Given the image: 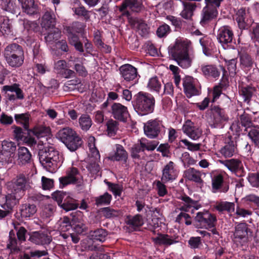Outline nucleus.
Listing matches in <instances>:
<instances>
[{
  "mask_svg": "<svg viewBox=\"0 0 259 259\" xmlns=\"http://www.w3.org/2000/svg\"><path fill=\"white\" fill-rule=\"evenodd\" d=\"M201 176V172L194 168H189L184 172V177L185 178L197 183H202Z\"/></svg>",
  "mask_w": 259,
  "mask_h": 259,
  "instance_id": "29",
  "label": "nucleus"
},
{
  "mask_svg": "<svg viewBox=\"0 0 259 259\" xmlns=\"http://www.w3.org/2000/svg\"><path fill=\"white\" fill-rule=\"evenodd\" d=\"M60 207L66 211L74 210L77 208L78 205L75 202L71 194H69V197L65 199Z\"/></svg>",
  "mask_w": 259,
  "mask_h": 259,
  "instance_id": "38",
  "label": "nucleus"
},
{
  "mask_svg": "<svg viewBox=\"0 0 259 259\" xmlns=\"http://www.w3.org/2000/svg\"><path fill=\"white\" fill-rule=\"evenodd\" d=\"M29 240L36 244H48L52 241L51 236L47 231H37L31 233Z\"/></svg>",
  "mask_w": 259,
  "mask_h": 259,
  "instance_id": "21",
  "label": "nucleus"
},
{
  "mask_svg": "<svg viewBox=\"0 0 259 259\" xmlns=\"http://www.w3.org/2000/svg\"><path fill=\"white\" fill-rule=\"evenodd\" d=\"M107 232L103 229H98L91 233L92 239L95 241L104 242L106 240Z\"/></svg>",
  "mask_w": 259,
  "mask_h": 259,
  "instance_id": "48",
  "label": "nucleus"
},
{
  "mask_svg": "<svg viewBox=\"0 0 259 259\" xmlns=\"http://www.w3.org/2000/svg\"><path fill=\"white\" fill-rule=\"evenodd\" d=\"M233 33L228 26H223L218 30L217 39L224 49L232 41Z\"/></svg>",
  "mask_w": 259,
  "mask_h": 259,
  "instance_id": "18",
  "label": "nucleus"
},
{
  "mask_svg": "<svg viewBox=\"0 0 259 259\" xmlns=\"http://www.w3.org/2000/svg\"><path fill=\"white\" fill-rule=\"evenodd\" d=\"M212 116V118L209 121V124L214 128L222 127L224 122L228 120V117L220 108L213 110Z\"/></svg>",
  "mask_w": 259,
  "mask_h": 259,
  "instance_id": "22",
  "label": "nucleus"
},
{
  "mask_svg": "<svg viewBox=\"0 0 259 259\" xmlns=\"http://www.w3.org/2000/svg\"><path fill=\"white\" fill-rule=\"evenodd\" d=\"M249 230L247 224L240 223L235 227V230L233 235V241L237 245H243L246 244L248 241Z\"/></svg>",
  "mask_w": 259,
  "mask_h": 259,
  "instance_id": "10",
  "label": "nucleus"
},
{
  "mask_svg": "<svg viewBox=\"0 0 259 259\" xmlns=\"http://www.w3.org/2000/svg\"><path fill=\"white\" fill-rule=\"evenodd\" d=\"M72 228L77 234L82 233L85 229L84 223L75 218L73 219Z\"/></svg>",
  "mask_w": 259,
  "mask_h": 259,
  "instance_id": "57",
  "label": "nucleus"
},
{
  "mask_svg": "<svg viewBox=\"0 0 259 259\" xmlns=\"http://www.w3.org/2000/svg\"><path fill=\"white\" fill-rule=\"evenodd\" d=\"M15 155L1 150L0 151V162L3 165L15 163Z\"/></svg>",
  "mask_w": 259,
  "mask_h": 259,
  "instance_id": "44",
  "label": "nucleus"
},
{
  "mask_svg": "<svg viewBox=\"0 0 259 259\" xmlns=\"http://www.w3.org/2000/svg\"><path fill=\"white\" fill-rule=\"evenodd\" d=\"M127 158V153L120 145H116V152L114 154L111 155L109 158L112 160L123 161L125 162Z\"/></svg>",
  "mask_w": 259,
  "mask_h": 259,
  "instance_id": "34",
  "label": "nucleus"
},
{
  "mask_svg": "<svg viewBox=\"0 0 259 259\" xmlns=\"http://www.w3.org/2000/svg\"><path fill=\"white\" fill-rule=\"evenodd\" d=\"M223 0H205V7L203 9L201 24L215 18L218 15L217 8L220 6Z\"/></svg>",
  "mask_w": 259,
  "mask_h": 259,
  "instance_id": "8",
  "label": "nucleus"
},
{
  "mask_svg": "<svg viewBox=\"0 0 259 259\" xmlns=\"http://www.w3.org/2000/svg\"><path fill=\"white\" fill-rule=\"evenodd\" d=\"M107 132L109 136H113L115 135L118 130V123L113 120H109L107 123Z\"/></svg>",
  "mask_w": 259,
  "mask_h": 259,
  "instance_id": "56",
  "label": "nucleus"
},
{
  "mask_svg": "<svg viewBox=\"0 0 259 259\" xmlns=\"http://www.w3.org/2000/svg\"><path fill=\"white\" fill-rule=\"evenodd\" d=\"M201 70L203 74L207 76H212L214 78L220 75V72L218 69L213 65H205L202 66Z\"/></svg>",
  "mask_w": 259,
  "mask_h": 259,
  "instance_id": "43",
  "label": "nucleus"
},
{
  "mask_svg": "<svg viewBox=\"0 0 259 259\" xmlns=\"http://www.w3.org/2000/svg\"><path fill=\"white\" fill-rule=\"evenodd\" d=\"M36 211V206L33 204H25L21 208V215L23 218H28Z\"/></svg>",
  "mask_w": 259,
  "mask_h": 259,
  "instance_id": "39",
  "label": "nucleus"
},
{
  "mask_svg": "<svg viewBox=\"0 0 259 259\" xmlns=\"http://www.w3.org/2000/svg\"><path fill=\"white\" fill-rule=\"evenodd\" d=\"M72 10L74 13L79 16H82L86 20H88L90 18V15L89 12H88L83 6H78V7L74 6L72 8Z\"/></svg>",
  "mask_w": 259,
  "mask_h": 259,
  "instance_id": "61",
  "label": "nucleus"
},
{
  "mask_svg": "<svg viewBox=\"0 0 259 259\" xmlns=\"http://www.w3.org/2000/svg\"><path fill=\"white\" fill-rule=\"evenodd\" d=\"M73 62H74V69L77 74L82 77L86 76L88 75V71L83 65L82 58L75 59Z\"/></svg>",
  "mask_w": 259,
  "mask_h": 259,
  "instance_id": "46",
  "label": "nucleus"
},
{
  "mask_svg": "<svg viewBox=\"0 0 259 259\" xmlns=\"http://www.w3.org/2000/svg\"><path fill=\"white\" fill-rule=\"evenodd\" d=\"M61 36V31L57 28H55L51 30H48V33L45 38L46 41L49 44H52L57 40Z\"/></svg>",
  "mask_w": 259,
  "mask_h": 259,
  "instance_id": "41",
  "label": "nucleus"
},
{
  "mask_svg": "<svg viewBox=\"0 0 259 259\" xmlns=\"http://www.w3.org/2000/svg\"><path fill=\"white\" fill-rule=\"evenodd\" d=\"M155 99L150 94L140 92L134 104L135 110L139 114L145 115L152 113L154 108Z\"/></svg>",
  "mask_w": 259,
  "mask_h": 259,
  "instance_id": "5",
  "label": "nucleus"
},
{
  "mask_svg": "<svg viewBox=\"0 0 259 259\" xmlns=\"http://www.w3.org/2000/svg\"><path fill=\"white\" fill-rule=\"evenodd\" d=\"M126 222L133 228L142 226L144 223L142 216L139 214H137L134 217H127Z\"/></svg>",
  "mask_w": 259,
  "mask_h": 259,
  "instance_id": "45",
  "label": "nucleus"
},
{
  "mask_svg": "<svg viewBox=\"0 0 259 259\" xmlns=\"http://www.w3.org/2000/svg\"><path fill=\"white\" fill-rule=\"evenodd\" d=\"M31 160L32 155L29 150L25 147H19L17 150V159L14 164L24 166L30 163Z\"/></svg>",
  "mask_w": 259,
  "mask_h": 259,
  "instance_id": "16",
  "label": "nucleus"
},
{
  "mask_svg": "<svg viewBox=\"0 0 259 259\" xmlns=\"http://www.w3.org/2000/svg\"><path fill=\"white\" fill-rule=\"evenodd\" d=\"M110 190L112 192L113 194L115 196H120L122 191V187L121 185L118 184H112L109 182H107Z\"/></svg>",
  "mask_w": 259,
  "mask_h": 259,
  "instance_id": "64",
  "label": "nucleus"
},
{
  "mask_svg": "<svg viewBox=\"0 0 259 259\" xmlns=\"http://www.w3.org/2000/svg\"><path fill=\"white\" fill-rule=\"evenodd\" d=\"M183 132L193 140H198L202 134V131L199 127L194 126L190 120H187L183 126Z\"/></svg>",
  "mask_w": 259,
  "mask_h": 259,
  "instance_id": "19",
  "label": "nucleus"
},
{
  "mask_svg": "<svg viewBox=\"0 0 259 259\" xmlns=\"http://www.w3.org/2000/svg\"><path fill=\"white\" fill-rule=\"evenodd\" d=\"M182 200L184 202V203L180 209L184 211H188L191 207H193L196 210L201 207V205L198 204L196 201L193 200L187 196H182Z\"/></svg>",
  "mask_w": 259,
  "mask_h": 259,
  "instance_id": "36",
  "label": "nucleus"
},
{
  "mask_svg": "<svg viewBox=\"0 0 259 259\" xmlns=\"http://www.w3.org/2000/svg\"><path fill=\"white\" fill-rule=\"evenodd\" d=\"M3 90L6 92L8 98L10 100H22L24 98L23 92L17 84L5 85L3 87Z\"/></svg>",
  "mask_w": 259,
  "mask_h": 259,
  "instance_id": "20",
  "label": "nucleus"
},
{
  "mask_svg": "<svg viewBox=\"0 0 259 259\" xmlns=\"http://www.w3.org/2000/svg\"><path fill=\"white\" fill-rule=\"evenodd\" d=\"M236 143L230 141L221 149L220 152L225 157H230L236 152Z\"/></svg>",
  "mask_w": 259,
  "mask_h": 259,
  "instance_id": "35",
  "label": "nucleus"
},
{
  "mask_svg": "<svg viewBox=\"0 0 259 259\" xmlns=\"http://www.w3.org/2000/svg\"><path fill=\"white\" fill-rule=\"evenodd\" d=\"M247 180L252 187L259 188V172L249 173Z\"/></svg>",
  "mask_w": 259,
  "mask_h": 259,
  "instance_id": "60",
  "label": "nucleus"
},
{
  "mask_svg": "<svg viewBox=\"0 0 259 259\" xmlns=\"http://www.w3.org/2000/svg\"><path fill=\"white\" fill-rule=\"evenodd\" d=\"M199 42L202 46L203 54L206 56H210L211 53L208 46L210 44L211 40L207 37H204L199 39Z\"/></svg>",
  "mask_w": 259,
  "mask_h": 259,
  "instance_id": "55",
  "label": "nucleus"
},
{
  "mask_svg": "<svg viewBox=\"0 0 259 259\" xmlns=\"http://www.w3.org/2000/svg\"><path fill=\"white\" fill-rule=\"evenodd\" d=\"M70 193L62 191H56L52 194V198L55 200L60 206L64 200L69 197Z\"/></svg>",
  "mask_w": 259,
  "mask_h": 259,
  "instance_id": "53",
  "label": "nucleus"
},
{
  "mask_svg": "<svg viewBox=\"0 0 259 259\" xmlns=\"http://www.w3.org/2000/svg\"><path fill=\"white\" fill-rule=\"evenodd\" d=\"M112 196L108 193L96 198V203L98 205H108L110 203Z\"/></svg>",
  "mask_w": 259,
  "mask_h": 259,
  "instance_id": "59",
  "label": "nucleus"
},
{
  "mask_svg": "<svg viewBox=\"0 0 259 259\" xmlns=\"http://www.w3.org/2000/svg\"><path fill=\"white\" fill-rule=\"evenodd\" d=\"M55 17L54 14L50 12H47L44 15L41 19V26L47 30L56 28Z\"/></svg>",
  "mask_w": 259,
  "mask_h": 259,
  "instance_id": "25",
  "label": "nucleus"
},
{
  "mask_svg": "<svg viewBox=\"0 0 259 259\" xmlns=\"http://www.w3.org/2000/svg\"><path fill=\"white\" fill-rule=\"evenodd\" d=\"M248 136L256 145H259V130L252 127L248 133Z\"/></svg>",
  "mask_w": 259,
  "mask_h": 259,
  "instance_id": "62",
  "label": "nucleus"
},
{
  "mask_svg": "<svg viewBox=\"0 0 259 259\" xmlns=\"http://www.w3.org/2000/svg\"><path fill=\"white\" fill-rule=\"evenodd\" d=\"M247 13L243 9H239L236 13V20L237 22L239 27L241 29H246L249 22L248 20L246 19Z\"/></svg>",
  "mask_w": 259,
  "mask_h": 259,
  "instance_id": "33",
  "label": "nucleus"
},
{
  "mask_svg": "<svg viewBox=\"0 0 259 259\" xmlns=\"http://www.w3.org/2000/svg\"><path fill=\"white\" fill-rule=\"evenodd\" d=\"M142 0H125L119 10L124 11L126 9H129L132 11L139 12L142 8Z\"/></svg>",
  "mask_w": 259,
  "mask_h": 259,
  "instance_id": "27",
  "label": "nucleus"
},
{
  "mask_svg": "<svg viewBox=\"0 0 259 259\" xmlns=\"http://www.w3.org/2000/svg\"><path fill=\"white\" fill-rule=\"evenodd\" d=\"M196 82V79L190 76H187L184 78L183 87L185 93L188 97L190 98L198 94V91L195 87Z\"/></svg>",
  "mask_w": 259,
  "mask_h": 259,
  "instance_id": "24",
  "label": "nucleus"
},
{
  "mask_svg": "<svg viewBox=\"0 0 259 259\" xmlns=\"http://www.w3.org/2000/svg\"><path fill=\"white\" fill-rule=\"evenodd\" d=\"M240 67L245 71L251 69L254 61L253 59L246 53H239Z\"/></svg>",
  "mask_w": 259,
  "mask_h": 259,
  "instance_id": "28",
  "label": "nucleus"
},
{
  "mask_svg": "<svg viewBox=\"0 0 259 259\" xmlns=\"http://www.w3.org/2000/svg\"><path fill=\"white\" fill-rule=\"evenodd\" d=\"M161 87V82L157 77H153L149 79L147 88L149 91L158 93L160 90Z\"/></svg>",
  "mask_w": 259,
  "mask_h": 259,
  "instance_id": "49",
  "label": "nucleus"
},
{
  "mask_svg": "<svg viewBox=\"0 0 259 259\" xmlns=\"http://www.w3.org/2000/svg\"><path fill=\"white\" fill-rule=\"evenodd\" d=\"M16 149L15 144L11 141H4L2 143V150L12 155H14Z\"/></svg>",
  "mask_w": 259,
  "mask_h": 259,
  "instance_id": "54",
  "label": "nucleus"
},
{
  "mask_svg": "<svg viewBox=\"0 0 259 259\" xmlns=\"http://www.w3.org/2000/svg\"><path fill=\"white\" fill-rule=\"evenodd\" d=\"M7 187L12 193L6 196L14 199L16 202V200L21 197L25 191L31 187L29 180L23 174L18 175L11 182H8Z\"/></svg>",
  "mask_w": 259,
  "mask_h": 259,
  "instance_id": "3",
  "label": "nucleus"
},
{
  "mask_svg": "<svg viewBox=\"0 0 259 259\" xmlns=\"http://www.w3.org/2000/svg\"><path fill=\"white\" fill-rule=\"evenodd\" d=\"M39 156L42 166L51 172H53L59 167L63 161L62 156L53 147H49L47 150L40 151Z\"/></svg>",
  "mask_w": 259,
  "mask_h": 259,
  "instance_id": "2",
  "label": "nucleus"
},
{
  "mask_svg": "<svg viewBox=\"0 0 259 259\" xmlns=\"http://www.w3.org/2000/svg\"><path fill=\"white\" fill-rule=\"evenodd\" d=\"M14 118L17 123L22 125L25 129L28 128L30 119V115L28 113L16 114Z\"/></svg>",
  "mask_w": 259,
  "mask_h": 259,
  "instance_id": "40",
  "label": "nucleus"
},
{
  "mask_svg": "<svg viewBox=\"0 0 259 259\" xmlns=\"http://www.w3.org/2000/svg\"><path fill=\"white\" fill-rule=\"evenodd\" d=\"M153 240L156 244L158 245H171L174 243V240L169 238L166 235H159L153 238Z\"/></svg>",
  "mask_w": 259,
  "mask_h": 259,
  "instance_id": "51",
  "label": "nucleus"
},
{
  "mask_svg": "<svg viewBox=\"0 0 259 259\" xmlns=\"http://www.w3.org/2000/svg\"><path fill=\"white\" fill-rule=\"evenodd\" d=\"M178 174L176 164L172 161H169L163 168L161 180L165 183L171 182L176 179Z\"/></svg>",
  "mask_w": 259,
  "mask_h": 259,
  "instance_id": "12",
  "label": "nucleus"
},
{
  "mask_svg": "<svg viewBox=\"0 0 259 259\" xmlns=\"http://www.w3.org/2000/svg\"><path fill=\"white\" fill-rule=\"evenodd\" d=\"M158 143L155 141H147L146 140H142L140 141V147L135 146L133 148V153L135 151L137 153L140 152L141 150L144 151L145 150L148 151H153L157 146Z\"/></svg>",
  "mask_w": 259,
  "mask_h": 259,
  "instance_id": "26",
  "label": "nucleus"
},
{
  "mask_svg": "<svg viewBox=\"0 0 259 259\" xmlns=\"http://www.w3.org/2000/svg\"><path fill=\"white\" fill-rule=\"evenodd\" d=\"M221 162L229 170L233 172H236L243 168L242 163L240 160L237 159L222 161Z\"/></svg>",
  "mask_w": 259,
  "mask_h": 259,
  "instance_id": "32",
  "label": "nucleus"
},
{
  "mask_svg": "<svg viewBox=\"0 0 259 259\" xmlns=\"http://www.w3.org/2000/svg\"><path fill=\"white\" fill-rule=\"evenodd\" d=\"M7 247L14 251L19 249L17 240L15 237V232L13 230H11L9 233V242L7 244Z\"/></svg>",
  "mask_w": 259,
  "mask_h": 259,
  "instance_id": "58",
  "label": "nucleus"
},
{
  "mask_svg": "<svg viewBox=\"0 0 259 259\" xmlns=\"http://www.w3.org/2000/svg\"><path fill=\"white\" fill-rule=\"evenodd\" d=\"M79 124L82 130L88 131L92 125V121L89 115L84 114L79 117Z\"/></svg>",
  "mask_w": 259,
  "mask_h": 259,
  "instance_id": "50",
  "label": "nucleus"
},
{
  "mask_svg": "<svg viewBox=\"0 0 259 259\" xmlns=\"http://www.w3.org/2000/svg\"><path fill=\"white\" fill-rule=\"evenodd\" d=\"M0 30L4 35H9L12 33V26L10 20L7 18L3 19V22L0 26Z\"/></svg>",
  "mask_w": 259,
  "mask_h": 259,
  "instance_id": "52",
  "label": "nucleus"
},
{
  "mask_svg": "<svg viewBox=\"0 0 259 259\" xmlns=\"http://www.w3.org/2000/svg\"><path fill=\"white\" fill-rule=\"evenodd\" d=\"M19 4L24 12L32 15L37 11V5L35 4L34 0H18Z\"/></svg>",
  "mask_w": 259,
  "mask_h": 259,
  "instance_id": "30",
  "label": "nucleus"
},
{
  "mask_svg": "<svg viewBox=\"0 0 259 259\" xmlns=\"http://www.w3.org/2000/svg\"><path fill=\"white\" fill-rule=\"evenodd\" d=\"M225 174L219 171H213L211 173L212 192L217 193L218 192L225 193L229 190V187H223Z\"/></svg>",
  "mask_w": 259,
  "mask_h": 259,
  "instance_id": "11",
  "label": "nucleus"
},
{
  "mask_svg": "<svg viewBox=\"0 0 259 259\" xmlns=\"http://www.w3.org/2000/svg\"><path fill=\"white\" fill-rule=\"evenodd\" d=\"M119 71L122 77L126 81H136L138 76L137 68L129 64L122 65Z\"/></svg>",
  "mask_w": 259,
  "mask_h": 259,
  "instance_id": "17",
  "label": "nucleus"
},
{
  "mask_svg": "<svg viewBox=\"0 0 259 259\" xmlns=\"http://www.w3.org/2000/svg\"><path fill=\"white\" fill-rule=\"evenodd\" d=\"M191 49V42L186 39L178 38L172 46L168 48V53L178 64L183 68L191 66L192 58L188 52Z\"/></svg>",
  "mask_w": 259,
  "mask_h": 259,
  "instance_id": "1",
  "label": "nucleus"
},
{
  "mask_svg": "<svg viewBox=\"0 0 259 259\" xmlns=\"http://www.w3.org/2000/svg\"><path fill=\"white\" fill-rule=\"evenodd\" d=\"M79 179V174L76 168L71 167L66 172L65 176L59 178L60 188H63L66 186L76 184Z\"/></svg>",
  "mask_w": 259,
  "mask_h": 259,
  "instance_id": "13",
  "label": "nucleus"
},
{
  "mask_svg": "<svg viewBox=\"0 0 259 259\" xmlns=\"http://www.w3.org/2000/svg\"><path fill=\"white\" fill-rule=\"evenodd\" d=\"M214 207L219 211H227L231 212L235 210V204L233 202H221L217 203Z\"/></svg>",
  "mask_w": 259,
  "mask_h": 259,
  "instance_id": "47",
  "label": "nucleus"
},
{
  "mask_svg": "<svg viewBox=\"0 0 259 259\" xmlns=\"http://www.w3.org/2000/svg\"><path fill=\"white\" fill-rule=\"evenodd\" d=\"M183 5L184 9L181 12V15L182 17L185 19H190L193 15L196 5L192 3H184L182 2Z\"/></svg>",
  "mask_w": 259,
  "mask_h": 259,
  "instance_id": "37",
  "label": "nucleus"
},
{
  "mask_svg": "<svg viewBox=\"0 0 259 259\" xmlns=\"http://www.w3.org/2000/svg\"><path fill=\"white\" fill-rule=\"evenodd\" d=\"M57 137L70 151H75L82 143L81 138L77 133L69 127L60 130L57 134Z\"/></svg>",
  "mask_w": 259,
  "mask_h": 259,
  "instance_id": "4",
  "label": "nucleus"
},
{
  "mask_svg": "<svg viewBox=\"0 0 259 259\" xmlns=\"http://www.w3.org/2000/svg\"><path fill=\"white\" fill-rule=\"evenodd\" d=\"M217 221L214 214L208 210H203L197 213L194 225L197 228L210 229L215 227Z\"/></svg>",
  "mask_w": 259,
  "mask_h": 259,
  "instance_id": "7",
  "label": "nucleus"
},
{
  "mask_svg": "<svg viewBox=\"0 0 259 259\" xmlns=\"http://www.w3.org/2000/svg\"><path fill=\"white\" fill-rule=\"evenodd\" d=\"M2 7L5 11L13 14L17 13L19 10V7L13 0H2Z\"/></svg>",
  "mask_w": 259,
  "mask_h": 259,
  "instance_id": "42",
  "label": "nucleus"
},
{
  "mask_svg": "<svg viewBox=\"0 0 259 259\" xmlns=\"http://www.w3.org/2000/svg\"><path fill=\"white\" fill-rule=\"evenodd\" d=\"M111 112L115 119L123 122L126 121L130 116L127 107L118 103L112 105Z\"/></svg>",
  "mask_w": 259,
  "mask_h": 259,
  "instance_id": "14",
  "label": "nucleus"
},
{
  "mask_svg": "<svg viewBox=\"0 0 259 259\" xmlns=\"http://www.w3.org/2000/svg\"><path fill=\"white\" fill-rule=\"evenodd\" d=\"M84 85L81 83L80 80L79 79L68 80L63 87V90L65 91L77 90L80 93L84 91Z\"/></svg>",
  "mask_w": 259,
  "mask_h": 259,
  "instance_id": "31",
  "label": "nucleus"
},
{
  "mask_svg": "<svg viewBox=\"0 0 259 259\" xmlns=\"http://www.w3.org/2000/svg\"><path fill=\"white\" fill-rule=\"evenodd\" d=\"M32 132L37 138H42L47 135L49 132V129L43 127H37L33 129Z\"/></svg>",
  "mask_w": 259,
  "mask_h": 259,
  "instance_id": "63",
  "label": "nucleus"
},
{
  "mask_svg": "<svg viewBox=\"0 0 259 259\" xmlns=\"http://www.w3.org/2000/svg\"><path fill=\"white\" fill-rule=\"evenodd\" d=\"M15 204L14 199L10 198L6 195H2L0 197V205L2 208H0V219L6 217Z\"/></svg>",
  "mask_w": 259,
  "mask_h": 259,
  "instance_id": "23",
  "label": "nucleus"
},
{
  "mask_svg": "<svg viewBox=\"0 0 259 259\" xmlns=\"http://www.w3.org/2000/svg\"><path fill=\"white\" fill-rule=\"evenodd\" d=\"M5 58L9 66L15 68L21 66L24 59L22 47L16 44L7 46L5 51Z\"/></svg>",
  "mask_w": 259,
  "mask_h": 259,
  "instance_id": "6",
  "label": "nucleus"
},
{
  "mask_svg": "<svg viewBox=\"0 0 259 259\" xmlns=\"http://www.w3.org/2000/svg\"><path fill=\"white\" fill-rule=\"evenodd\" d=\"M88 147L89 148L90 155L93 157L95 161L90 163L87 168L91 172L96 174L100 170L99 165L97 163V161L100 160V155L99 152L95 146V139L94 137L91 136L88 139Z\"/></svg>",
  "mask_w": 259,
  "mask_h": 259,
  "instance_id": "9",
  "label": "nucleus"
},
{
  "mask_svg": "<svg viewBox=\"0 0 259 259\" xmlns=\"http://www.w3.org/2000/svg\"><path fill=\"white\" fill-rule=\"evenodd\" d=\"M161 127L160 121L156 119L149 120L144 124V133L148 137L155 138L158 135Z\"/></svg>",
  "mask_w": 259,
  "mask_h": 259,
  "instance_id": "15",
  "label": "nucleus"
}]
</instances>
